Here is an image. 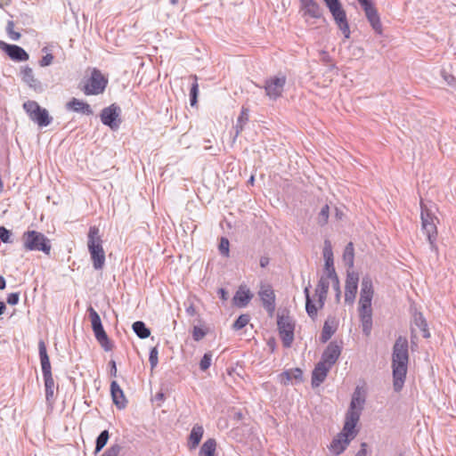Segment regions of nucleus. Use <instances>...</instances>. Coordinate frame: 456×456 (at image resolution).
<instances>
[{"mask_svg": "<svg viewBox=\"0 0 456 456\" xmlns=\"http://www.w3.org/2000/svg\"><path fill=\"white\" fill-rule=\"evenodd\" d=\"M218 293L220 295V297L223 299V300H226L227 299V293L225 291L224 289H220L218 290Z\"/></svg>", "mask_w": 456, "mask_h": 456, "instance_id": "obj_58", "label": "nucleus"}, {"mask_svg": "<svg viewBox=\"0 0 456 456\" xmlns=\"http://www.w3.org/2000/svg\"><path fill=\"white\" fill-rule=\"evenodd\" d=\"M251 297L252 294L249 289L246 287L240 286L233 297V302L235 305L244 307L248 304Z\"/></svg>", "mask_w": 456, "mask_h": 456, "instance_id": "obj_28", "label": "nucleus"}, {"mask_svg": "<svg viewBox=\"0 0 456 456\" xmlns=\"http://www.w3.org/2000/svg\"><path fill=\"white\" fill-rule=\"evenodd\" d=\"M444 80L447 82L448 85H452L453 81L455 80V78L452 76H450V75H448V76L444 75Z\"/></svg>", "mask_w": 456, "mask_h": 456, "instance_id": "obj_59", "label": "nucleus"}, {"mask_svg": "<svg viewBox=\"0 0 456 456\" xmlns=\"http://www.w3.org/2000/svg\"><path fill=\"white\" fill-rule=\"evenodd\" d=\"M364 403V399L360 396V394L354 392L350 403L348 411L346 414V429L349 430L355 427L360 419L361 411Z\"/></svg>", "mask_w": 456, "mask_h": 456, "instance_id": "obj_9", "label": "nucleus"}, {"mask_svg": "<svg viewBox=\"0 0 456 456\" xmlns=\"http://www.w3.org/2000/svg\"><path fill=\"white\" fill-rule=\"evenodd\" d=\"M359 3L362 4V6H364L365 4H370V0H358Z\"/></svg>", "mask_w": 456, "mask_h": 456, "instance_id": "obj_63", "label": "nucleus"}, {"mask_svg": "<svg viewBox=\"0 0 456 456\" xmlns=\"http://www.w3.org/2000/svg\"><path fill=\"white\" fill-rule=\"evenodd\" d=\"M203 434H204V429H203L202 426H200V425L193 426V428L191 431V434L189 436V441H188L190 449H195L199 445V444L203 436Z\"/></svg>", "mask_w": 456, "mask_h": 456, "instance_id": "obj_31", "label": "nucleus"}, {"mask_svg": "<svg viewBox=\"0 0 456 456\" xmlns=\"http://www.w3.org/2000/svg\"><path fill=\"white\" fill-rule=\"evenodd\" d=\"M338 329V321L335 317L330 316L325 321L321 335L322 342H327L332 335L336 332Z\"/></svg>", "mask_w": 456, "mask_h": 456, "instance_id": "obj_26", "label": "nucleus"}, {"mask_svg": "<svg viewBox=\"0 0 456 456\" xmlns=\"http://www.w3.org/2000/svg\"><path fill=\"white\" fill-rule=\"evenodd\" d=\"M362 8L372 28L377 33L381 34L382 26L376 8L372 5L371 3L369 4H365L364 6H362Z\"/></svg>", "mask_w": 456, "mask_h": 456, "instance_id": "obj_22", "label": "nucleus"}, {"mask_svg": "<svg viewBox=\"0 0 456 456\" xmlns=\"http://www.w3.org/2000/svg\"><path fill=\"white\" fill-rule=\"evenodd\" d=\"M216 441L214 438L206 440L200 450V456H216Z\"/></svg>", "mask_w": 456, "mask_h": 456, "instance_id": "obj_36", "label": "nucleus"}, {"mask_svg": "<svg viewBox=\"0 0 456 456\" xmlns=\"http://www.w3.org/2000/svg\"><path fill=\"white\" fill-rule=\"evenodd\" d=\"M0 239L4 243L11 242V232L4 226L0 227Z\"/></svg>", "mask_w": 456, "mask_h": 456, "instance_id": "obj_52", "label": "nucleus"}, {"mask_svg": "<svg viewBox=\"0 0 456 456\" xmlns=\"http://www.w3.org/2000/svg\"><path fill=\"white\" fill-rule=\"evenodd\" d=\"M358 275L354 273H349L346 281L345 301L352 304L355 298L358 288Z\"/></svg>", "mask_w": 456, "mask_h": 456, "instance_id": "obj_15", "label": "nucleus"}, {"mask_svg": "<svg viewBox=\"0 0 456 456\" xmlns=\"http://www.w3.org/2000/svg\"><path fill=\"white\" fill-rule=\"evenodd\" d=\"M249 320L250 317L248 314H240L234 322L232 327L236 330H241L249 322Z\"/></svg>", "mask_w": 456, "mask_h": 456, "instance_id": "obj_43", "label": "nucleus"}, {"mask_svg": "<svg viewBox=\"0 0 456 456\" xmlns=\"http://www.w3.org/2000/svg\"><path fill=\"white\" fill-rule=\"evenodd\" d=\"M38 350H39V357H40L43 376L52 374V368H51L49 356H48L47 351H46V346L43 340H40L38 342Z\"/></svg>", "mask_w": 456, "mask_h": 456, "instance_id": "obj_25", "label": "nucleus"}, {"mask_svg": "<svg viewBox=\"0 0 456 456\" xmlns=\"http://www.w3.org/2000/svg\"><path fill=\"white\" fill-rule=\"evenodd\" d=\"M277 325L283 346L287 348L290 347L294 340V322L288 315H279Z\"/></svg>", "mask_w": 456, "mask_h": 456, "instance_id": "obj_8", "label": "nucleus"}, {"mask_svg": "<svg viewBox=\"0 0 456 456\" xmlns=\"http://www.w3.org/2000/svg\"><path fill=\"white\" fill-rule=\"evenodd\" d=\"M323 257L325 260V270L324 273H334V261L331 244L329 240H325L323 248Z\"/></svg>", "mask_w": 456, "mask_h": 456, "instance_id": "obj_29", "label": "nucleus"}, {"mask_svg": "<svg viewBox=\"0 0 456 456\" xmlns=\"http://www.w3.org/2000/svg\"><path fill=\"white\" fill-rule=\"evenodd\" d=\"M416 328H418L423 333V337L428 338L430 337V333L428 329V323L423 314L419 312H416L413 314V319L411 322V336L415 337L414 333L416 332Z\"/></svg>", "mask_w": 456, "mask_h": 456, "instance_id": "obj_23", "label": "nucleus"}, {"mask_svg": "<svg viewBox=\"0 0 456 456\" xmlns=\"http://www.w3.org/2000/svg\"><path fill=\"white\" fill-rule=\"evenodd\" d=\"M0 46L5 51L8 56L17 61H24L28 60V54L20 46L15 45H8L4 42H0Z\"/></svg>", "mask_w": 456, "mask_h": 456, "instance_id": "obj_16", "label": "nucleus"}, {"mask_svg": "<svg viewBox=\"0 0 456 456\" xmlns=\"http://www.w3.org/2000/svg\"><path fill=\"white\" fill-rule=\"evenodd\" d=\"M121 451V446L118 444L111 445L109 447L102 456H118Z\"/></svg>", "mask_w": 456, "mask_h": 456, "instance_id": "obj_50", "label": "nucleus"}, {"mask_svg": "<svg viewBox=\"0 0 456 456\" xmlns=\"http://www.w3.org/2000/svg\"><path fill=\"white\" fill-rule=\"evenodd\" d=\"M259 297L263 306L272 315L275 310V296L270 285H262L259 290Z\"/></svg>", "mask_w": 456, "mask_h": 456, "instance_id": "obj_14", "label": "nucleus"}, {"mask_svg": "<svg viewBox=\"0 0 456 456\" xmlns=\"http://www.w3.org/2000/svg\"><path fill=\"white\" fill-rule=\"evenodd\" d=\"M20 300V293L14 292L11 293L7 297V303L11 305H15L19 303Z\"/></svg>", "mask_w": 456, "mask_h": 456, "instance_id": "obj_54", "label": "nucleus"}, {"mask_svg": "<svg viewBox=\"0 0 456 456\" xmlns=\"http://www.w3.org/2000/svg\"><path fill=\"white\" fill-rule=\"evenodd\" d=\"M330 277L328 273H325L321 278L315 288V296L318 297L319 307L322 308L327 297L329 287H330Z\"/></svg>", "mask_w": 456, "mask_h": 456, "instance_id": "obj_18", "label": "nucleus"}, {"mask_svg": "<svg viewBox=\"0 0 456 456\" xmlns=\"http://www.w3.org/2000/svg\"><path fill=\"white\" fill-rule=\"evenodd\" d=\"M21 78L34 91L41 93L44 91L42 83L35 77L33 69L28 66L24 67L21 71Z\"/></svg>", "mask_w": 456, "mask_h": 456, "instance_id": "obj_19", "label": "nucleus"}, {"mask_svg": "<svg viewBox=\"0 0 456 456\" xmlns=\"http://www.w3.org/2000/svg\"><path fill=\"white\" fill-rule=\"evenodd\" d=\"M107 80L102 76L101 71L94 69L90 79L84 86L86 94H99L102 93L106 87Z\"/></svg>", "mask_w": 456, "mask_h": 456, "instance_id": "obj_11", "label": "nucleus"}, {"mask_svg": "<svg viewBox=\"0 0 456 456\" xmlns=\"http://www.w3.org/2000/svg\"><path fill=\"white\" fill-rule=\"evenodd\" d=\"M109 438L110 435L108 430H103L100 433V435L96 438L94 454H97L102 450V448L108 443Z\"/></svg>", "mask_w": 456, "mask_h": 456, "instance_id": "obj_39", "label": "nucleus"}, {"mask_svg": "<svg viewBox=\"0 0 456 456\" xmlns=\"http://www.w3.org/2000/svg\"><path fill=\"white\" fill-rule=\"evenodd\" d=\"M211 362H212V353L208 352L203 355V357L200 360V370L203 371L207 370L210 367Z\"/></svg>", "mask_w": 456, "mask_h": 456, "instance_id": "obj_45", "label": "nucleus"}, {"mask_svg": "<svg viewBox=\"0 0 456 456\" xmlns=\"http://www.w3.org/2000/svg\"><path fill=\"white\" fill-rule=\"evenodd\" d=\"M121 110L116 104H111L104 108L101 112V120L103 125L110 126L112 130H117L120 125Z\"/></svg>", "mask_w": 456, "mask_h": 456, "instance_id": "obj_13", "label": "nucleus"}, {"mask_svg": "<svg viewBox=\"0 0 456 456\" xmlns=\"http://www.w3.org/2000/svg\"><path fill=\"white\" fill-rule=\"evenodd\" d=\"M330 9L338 27L344 34L346 39L350 37V28L345 11L341 7L339 0H323Z\"/></svg>", "mask_w": 456, "mask_h": 456, "instance_id": "obj_5", "label": "nucleus"}, {"mask_svg": "<svg viewBox=\"0 0 456 456\" xmlns=\"http://www.w3.org/2000/svg\"><path fill=\"white\" fill-rule=\"evenodd\" d=\"M421 224L422 231L426 233L429 247L432 251L437 254V246L436 245L437 229L436 220V218L430 213L426 207L421 205Z\"/></svg>", "mask_w": 456, "mask_h": 456, "instance_id": "obj_4", "label": "nucleus"}, {"mask_svg": "<svg viewBox=\"0 0 456 456\" xmlns=\"http://www.w3.org/2000/svg\"><path fill=\"white\" fill-rule=\"evenodd\" d=\"M6 309V305L3 301H0V315L4 313V310Z\"/></svg>", "mask_w": 456, "mask_h": 456, "instance_id": "obj_62", "label": "nucleus"}, {"mask_svg": "<svg viewBox=\"0 0 456 456\" xmlns=\"http://www.w3.org/2000/svg\"><path fill=\"white\" fill-rule=\"evenodd\" d=\"M177 2H178V0H170V3H171L172 4H177Z\"/></svg>", "mask_w": 456, "mask_h": 456, "instance_id": "obj_64", "label": "nucleus"}, {"mask_svg": "<svg viewBox=\"0 0 456 456\" xmlns=\"http://www.w3.org/2000/svg\"><path fill=\"white\" fill-rule=\"evenodd\" d=\"M208 333V330L202 327L194 326L192 330V338L195 341L201 340Z\"/></svg>", "mask_w": 456, "mask_h": 456, "instance_id": "obj_48", "label": "nucleus"}, {"mask_svg": "<svg viewBox=\"0 0 456 456\" xmlns=\"http://www.w3.org/2000/svg\"><path fill=\"white\" fill-rule=\"evenodd\" d=\"M21 240L24 248L28 251H42L46 255L51 252L50 240L39 232L27 231Z\"/></svg>", "mask_w": 456, "mask_h": 456, "instance_id": "obj_3", "label": "nucleus"}, {"mask_svg": "<svg viewBox=\"0 0 456 456\" xmlns=\"http://www.w3.org/2000/svg\"><path fill=\"white\" fill-rule=\"evenodd\" d=\"M88 313L92 324V329L97 341L101 344V346L104 348L105 351L111 350L112 346L110 345L108 336L102 327L100 315L92 306H89Z\"/></svg>", "mask_w": 456, "mask_h": 456, "instance_id": "obj_6", "label": "nucleus"}, {"mask_svg": "<svg viewBox=\"0 0 456 456\" xmlns=\"http://www.w3.org/2000/svg\"><path fill=\"white\" fill-rule=\"evenodd\" d=\"M328 277H330V281L332 283L333 289L337 292V298L338 299L339 297H340V289H339V280H338V277L336 272L328 273Z\"/></svg>", "mask_w": 456, "mask_h": 456, "instance_id": "obj_49", "label": "nucleus"}, {"mask_svg": "<svg viewBox=\"0 0 456 456\" xmlns=\"http://www.w3.org/2000/svg\"><path fill=\"white\" fill-rule=\"evenodd\" d=\"M408 347V340L403 336L396 338L393 346V387L395 392H400L402 390L406 379L409 362Z\"/></svg>", "mask_w": 456, "mask_h": 456, "instance_id": "obj_1", "label": "nucleus"}, {"mask_svg": "<svg viewBox=\"0 0 456 456\" xmlns=\"http://www.w3.org/2000/svg\"><path fill=\"white\" fill-rule=\"evenodd\" d=\"M191 77L194 79V82L192 83L191 87L190 102H191V105L193 107L197 104V98H198V94H199V85L197 82L198 81L197 76L194 75Z\"/></svg>", "mask_w": 456, "mask_h": 456, "instance_id": "obj_42", "label": "nucleus"}, {"mask_svg": "<svg viewBox=\"0 0 456 456\" xmlns=\"http://www.w3.org/2000/svg\"><path fill=\"white\" fill-rule=\"evenodd\" d=\"M330 213V208L328 205H325L322 208L319 216H318V223L321 225H324L328 222Z\"/></svg>", "mask_w": 456, "mask_h": 456, "instance_id": "obj_47", "label": "nucleus"}, {"mask_svg": "<svg viewBox=\"0 0 456 456\" xmlns=\"http://www.w3.org/2000/svg\"><path fill=\"white\" fill-rule=\"evenodd\" d=\"M303 377V372L300 369L295 368L290 369L289 370H286L282 372L280 375L281 382L283 385H288L292 379H296L297 381H301Z\"/></svg>", "mask_w": 456, "mask_h": 456, "instance_id": "obj_33", "label": "nucleus"}, {"mask_svg": "<svg viewBox=\"0 0 456 456\" xmlns=\"http://www.w3.org/2000/svg\"><path fill=\"white\" fill-rule=\"evenodd\" d=\"M269 264V259L267 257H261L260 265L261 267H265Z\"/></svg>", "mask_w": 456, "mask_h": 456, "instance_id": "obj_60", "label": "nucleus"}, {"mask_svg": "<svg viewBox=\"0 0 456 456\" xmlns=\"http://www.w3.org/2000/svg\"><path fill=\"white\" fill-rule=\"evenodd\" d=\"M110 393L113 403L117 405V407L118 409H124L126 405V400L125 398L123 390L115 380L110 384Z\"/></svg>", "mask_w": 456, "mask_h": 456, "instance_id": "obj_24", "label": "nucleus"}, {"mask_svg": "<svg viewBox=\"0 0 456 456\" xmlns=\"http://www.w3.org/2000/svg\"><path fill=\"white\" fill-rule=\"evenodd\" d=\"M110 364L111 366V369H110V375L113 376V377H116L117 376V367H116V362L115 361L111 360L110 362Z\"/></svg>", "mask_w": 456, "mask_h": 456, "instance_id": "obj_57", "label": "nucleus"}, {"mask_svg": "<svg viewBox=\"0 0 456 456\" xmlns=\"http://www.w3.org/2000/svg\"><path fill=\"white\" fill-rule=\"evenodd\" d=\"M374 295L372 281L365 276L362 280L359 299V311H372L371 301Z\"/></svg>", "mask_w": 456, "mask_h": 456, "instance_id": "obj_10", "label": "nucleus"}, {"mask_svg": "<svg viewBox=\"0 0 456 456\" xmlns=\"http://www.w3.org/2000/svg\"><path fill=\"white\" fill-rule=\"evenodd\" d=\"M301 2V9L303 11V15L314 18L320 19L322 15V9L320 5L314 0H300Z\"/></svg>", "mask_w": 456, "mask_h": 456, "instance_id": "obj_21", "label": "nucleus"}, {"mask_svg": "<svg viewBox=\"0 0 456 456\" xmlns=\"http://www.w3.org/2000/svg\"><path fill=\"white\" fill-rule=\"evenodd\" d=\"M43 377L45 381V400L47 403L52 404L54 401L55 382L53 380V374H48Z\"/></svg>", "mask_w": 456, "mask_h": 456, "instance_id": "obj_30", "label": "nucleus"}, {"mask_svg": "<svg viewBox=\"0 0 456 456\" xmlns=\"http://www.w3.org/2000/svg\"><path fill=\"white\" fill-rule=\"evenodd\" d=\"M66 107L68 110H71L76 112L83 113L85 115H92L93 110L90 105L86 102H84L77 98H72L67 104Z\"/></svg>", "mask_w": 456, "mask_h": 456, "instance_id": "obj_27", "label": "nucleus"}, {"mask_svg": "<svg viewBox=\"0 0 456 456\" xmlns=\"http://www.w3.org/2000/svg\"><path fill=\"white\" fill-rule=\"evenodd\" d=\"M357 435L355 427H353L349 430L346 429V424L344 425L342 432H340L331 442L330 450L338 456L341 454L348 446L351 440H353Z\"/></svg>", "mask_w": 456, "mask_h": 456, "instance_id": "obj_7", "label": "nucleus"}, {"mask_svg": "<svg viewBox=\"0 0 456 456\" xmlns=\"http://www.w3.org/2000/svg\"><path fill=\"white\" fill-rule=\"evenodd\" d=\"M23 109L28 115L29 118H31L36 112L39 111L40 105L35 101H27L23 103Z\"/></svg>", "mask_w": 456, "mask_h": 456, "instance_id": "obj_40", "label": "nucleus"}, {"mask_svg": "<svg viewBox=\"0 0 456 456\" xmlns=\"http://www.w3.org/2000/svg\"><path fill=\"white\" fill-rule=\"evenodd\" d=\"M248 111L247 109H242L241 111H240V116L238 117V119H237V122H236V125L234 126L235 128V138L240 134V133L243 130V126L244 125L248 122Z\"/></svg>", "mask_w": 456, "mask_h": 456, "instance_id": "obj_38", "label": "nucleus"}, {"mask_svg": "<svg viewBox=\"0 0 456 456\" xmlns=\"http://www.w3.org/2000/svg\"><path fill=\"white\" fill-rule=\"evenodd\" d=\"M330 368L329 364L320 361L312 373V386L319 387L325 380Z\"/></svg>", "mask_w": 456, "mask_h": 456, "instance_id": "obj_20", "label": "nucleus"}, {"mask_svg": "<svg viewBox=\"0 0 456 456\" xmlns=\"http://www.w3.org/2000/svg\"><path fill=\"white\" fill-rule=\"evenodd\" d=\"M304 293L305 295V310H306V313H307V314L309 315L310 318L314 320L316 318V316H317L318 309H321V307H319V304L318 303H317V305L313 303V300L310 297L309 288L306 287L305 289V290H304Z\"/></svg>", "mask_w": 456, "mask_h": 456, "instance_id": "obj_34", "label": "nucleus"}, {"mask_svg": "<svg viewBox=\"0 0 456 456\" xmlns=\"http://www.w3.org/2000/svg\"><path fill=\"white\" fill-rule=\"evenodd\" d=\"M30 119L36 122L39 126H47L52 121V118L49 116L48 111L41 107L39 111L36 112Z\"/></svg>", "mask_w": 456, "mask_h": 456, "instance_id": "obj_35", "label": "nucleus"}, {"mask_svg": "<svg viewBox=\"0 0 456 456\" xmlns=\"http://www.w3.org/2000/svg\"><path fill=\"white\" fill-rule=\"evenodd\" d=\"M132 328L140 338H147L151 335V330L146 327L143 322L137 321L134 322Z\"/></svg>", "mask_w": 456, "mask_h": 456, "instance_id": "obj_37", "label": "nucleus"}, {"mask_svg": "<svg viewBox=\"0 0 456 456\" xmlns=\"http://www.w3.org/2000/svg\"><path fill=\"white\" fill-rule=\"evenodd\" d=\"M286 84V77L285 76H280V77H272L268 79H266L265 84V90L266 95L271 100H277L279 97L281 96L284 86Z\"/></svg>", "mask_w": 456, "mask_h": 456, "instance_id": "obj_12", "label": "nucleus"}, {"mask_svg": "<svg viewBox=\"0 0 456 456\" xmlns=\"http://www.w3.org/2000/svg\"><path fill=\"white\" fill-rule=\"evenodd\" d=\"M53 61V55L52 53H46L40 60L39 64L41 67H46V66L51 65Z\"/></svg>", "mask_w": 456, "mask_h": 456, "instance_id": "obj_53", "label": "nucleus"}, {"mask_svg": "<svg viewBox=\"0 0 456 456\" xmlns=\"http://www.w3.org/2000/svg\"><path fill=\"white\" fill-rule=\"evenodd\" d=\"M366 444L365 443H362V448L357 452V453L355 454V456H366L367 454V451H366Z\"/></svg>", "mask_w": 456, "mask_h": 456, "instance_id": "obj_56", "label": "nucleus"}, {"mask_svg": "<svg viewBox=\"0 0 456 456\" xmlns=\"http://www.w3.org/2000/svg\"><path fill=\"white\" fill-rule=\"evenodd\" d=\"M185 311L189 316H194L197 314V311L192 304L187 305Z\"/></svg>", "mask_w": 456, "mask_h": 456, "instance_id": "obj_55", "label": "nucleus"}, {"mask_svg": "<svg viewBox=\"0 0 456 456\" xmlns=\"http://www.w3.org/2000/svg\"><path fill=\"white\" fill-rule=\"evenodd\" d=\"M5 279L3 276H0V289H4L5 288Z\"/></svg>", "mask_w": 456, "mask_h": 456, "instance_id": "obj_61", "label": "nucleus"}, {"mask_svg": "<svg viewBox=\"0 0 456 456\" xmlns=\"http://www.w3.org/2000/svg\"><path fill=\"white\" fill-rule=\"evenodd\" d=\"M230 242L227 238L222 237L220 240V243L218 246L219 252L222 256L228 257L230 249H229Z\"/></svg>", "mask_w": 456, "mask_h": 456, "instance_id": "obj_44", "label": "nucleus"}, {"mask_svg": "<svg viewBox=\"0 0 456 456\" xmlns=\"http://www.w3.org/2000/svg\"><path fill=\"white\" fill-rule=\"evenodd\" d=\"M341 354V347L335 342H330L324 350L321 362L332 367Z\"/></svg>", "mask_w": 456, "mask_h": 456, "instance_id": "obj_17", "label": "nucleus"}, {"mask_svg": "<svg viewBox=\"0 0 456 456\" xmlns=\"http://www.w3.org/2000/svg\"><path fill=\"white\" fill-rule=\"evenodd\" d=\"M87 248L91 256L93 266L95 270H102L105 264V252L100 229L91 226L87 235Z\"/></svg>", "mask_w": 456, "mask_h": 456, "instance_id": "obj_2", "label": "nucleus"}, {"mask_svg": "<svg viewBox=\"0 0 456 456\" xmlns=\"http://www.w3.org/2000/svg\"><path fill=\"white\" fill-rule=\"evenodd\" d=\"M343 259L349 265V267H352L354 265V246L353 243H348L344 250L343 254Z\"/></svg>", "mask_w": 456, "mask_h": 456, "instance_id": "obj_41", "label": "nucleus"}, {"mask_svg": "<svg viewBox=\"0 0 456 456\" xmlns=\"http://www.w3.org/2000/svg\"><path fill=\"white\" fill-rule=\"evenodd\" d=\"M158 354H159V352H158L157 347L151 348V350L150 352V356H149V361L151 363V370H153L158 365V362H159Z\"/></svg>", "mask_w": 456, "mask_h": 456, "instance_id": "obj_51", "label": "nucleus"}, {"mask_svg": "<svg viewBox=\"0 0 456 456\" xmlns=\"http://www.w3.org/2000/svg\"><path fill=\"white\" fill-rule=\"evenodd\" d=\"M362 332L370 336L372 329V311H359Z\"/></svg>", "mask_w": 456, "mask_h": 456, "instance_id": "obj_32", "label": "nucleus"}, {"mask_svg": "<svg viewBox=\"0 0 456 456\" xmlns=\"http://www.w3.org/2000/svg\"><path fill=\"white\" fill-rule=\"evenodd\" d=\"M13 28H14L13 21L9 20L7 22V26H6V32L12 40L17 41L20 39V34L19 32L14 31Z\"/></svg>", "mask_w": 456, "mask_h": 456, "instance_id": "obj_46", "label": "nucleus"}]
</instances>
